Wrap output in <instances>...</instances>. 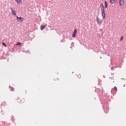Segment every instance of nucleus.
Returning a JSON list of instances; mask_svg holds the SVG:
<instances>
[{"label": "nucleus", "mask_w": 126, "mask_h": 126, "mask_svg": "<svg viewBox=\"0 0 126 126\" xmlns=\"http://www.w3.org/2000/svg\"><path fill=\"white\" fill-rule=\"evenodd\" d=\"M110 2L111 4H113V3L115 2V0H110Z\"/></svg>", "instance_id": "nucleus-10"}, {"label": "nucleus", "mask_w": 126, "mask_h": 126, "mask_svg": "<svg viewBox=\"0 0 126 126\" xmlns=\"http://www.w3.org/2000/svg\"><path fill=\"white\" fill-rule=\"evenodd\" d=\"M18 101L19 102V99H18Z\"/></svg>", "instance_id": "nucleus-16"}, {"label": "nucleus", "mask_w": 126, "mask_h": 126, "mask_svg": "<svg viewBox=\"0 0 126 126\" xmlns=\"http://www.w3.org/2000/svg\"><path fill=\"white\" fill-rule=\"evenodd\" d=\"M17 20L20 22H23L24 21V19L22 17L16 16Z\"/></svg>", "instance_id": "nucleus-3"}, {"label": "nucleus", "mask_w": 126, "mask_h": 126, "mask_svg": "<svg viewBox=\"0 0 126 126\" xmlns=\"http://www.w3.org/2000/svg\"><path fill=\"white\" fill-rule=\"evenodd\" d=\"M20 45H21V43H20V42H18L16 44L17 46H20Z\"/></svg>", "instance_id": "nucleus-12"}, {"label": "nucleus", "mask_w": 126, "mask_h": 126, "mask_svg": "<svg viewBox=\"0 0 126 126\" xmlns=\"http://www.w3.org/2000/svg\"><path fill=\"white\" fill-rule=\"evenodd\" d=\"M123 39H124V36H122L121 39H120V41H123Z\"/></svg>", "instance_id": "nucleus-15"}, {"label": "nucleus", "mask_w": 126, "mask_h": 126, "mask_svg": "<svg viewBox=\"0 0 126 126\" xmlns=\"http://www.w3.org/2000/svg\"><path fill=\"white\" fill-rule=\"evenodd\" d=\"M104 3H105V8H108V2H107V1H105Z\"/></svg>", "instance_id": "nucleus-8"}, {"label": "nucleus", "mask_w": 126, "mask_h": 126, "mask_svg": "<svg viewBox=\"0 0 126 126\" xmlns=\"http://www.w3.org/2000/svg\"><path fill=\"white\" fill-rule=\"evenodd\" d=\"M114 90H116V91H118V89L117 88V87H114Z\"/></svg>", "instance_id": "nucleus-14"}, {"label": "nucleus", "mask_w": 126, "mask_h": 126, "mask_svg": "<svg viewBox=\"0 0 126 126\" xmlns=\"http://www.w3.org/2000/svg\"><path fill=\"white\" fill-rule=\"evenodd\" d=\"M77 33V31L76 29L74 30V32H73V33L72 34V37L73 38H75V36H76V33Z\"/></svg>", "instance_id": "nucleus-5"}, {"label": "nucleus", "mask_w": 126, "mask_h": 126, "mask_svg": "<svg viewBox=\"0 0 126 126\" xmlns=\"http://www.w3.org/2000/svg\"><path fill=\"white\" fill-rule=\"evenodd\" d=\"M124 3H125L124 0H119V4H120V5H121V6H123V5H124Z\"/></svg>", "instance_id": "nucleus-6"}, {"label": "nucleus", "mask_w": 126, "mask_h": 126, "mask_svg": "<svg viewBox=\"0 0 126 126\" xmlns=\"http://www.w3.org/2000/svg\"><path fill=\"white\" fill-rule=\"evenodd\" d=\"M10 10H11L12 14H13V15H14V16H15V15H16V11H15L14 10H13V7H11L10 8Z\"/></svg>", "instance_id": "nucleus-4"}, {"label": "nucleus", "mask_w": 126, "mask_h": 126, "mask_svg": "<svg viewBox=\"0 0 126 126\" xmlns=\"http://www.w3.org/2000/svg\"><path fill=\"white\" fill-rule=\"evenodd\" d=\"M100 8L101 9V15L102 16V18L103 19H105L106 18V13H105V8L102 3H100Z\"/></svg>", "instance_id": "nucleus-1"}, {"label": "nucleus", "mask_w": 126, "mask_h": 126, "mask_svg": "<svg viewBox=\"0 0 126 126\" xmlns=\"http://www.w3.org/2000/svg\"><path fill=\"white\" fill-rule=\"evenodd\" d=\"M96 22L97 24L99 25H101L103 22V20H102L98 16H96Z\"/></svg>", "instance_id": "nucleus-2"}, {"label": "nucleus", "mask_w": 126, "mask_h": 126, "mask_svg": "<svg viewBox=\"0 0 126 126\" xmlns=\"http://www.w3.org/2000/svg\"><path fill=\"white\" fill-rule=\"evenodd\" d=\"M2 45L4 46V47H6V44L4 42H2Z\"/></svg>", "instance_id": "nucleus-13"}, {"label": "nucleus", "mask_w": 126, "mask_h": 126, "mask_svg": "<svg viewBox=\"0 0 126 126\" xmlns=\"http://www.w3.org/2000/svg\"><path fill=\"white\" fill-rule=\"evenodd\" d=\"M16 2L18 3V4H21V3H22V0H15Z\"/></svg>", "instance_id": "nucleus-7"}, {"label": "nucleus", "mask_w": 126, "mask_h": 126, "mask_svg": "<svg viewBox=\"0 0 126 126\" xmlns=\"http://www.w3.org/2000/svg\"><path fill=\"white\" fill-rule=\"evenodd\" d=\"M45 28H46V26L41 25L40 27L41 30H44V29H45Z\"/></svg>", "instance_id": "nucleus-9"}, {"label": "nucleus", "mask_w": 126, "mask_h": 126, "mask_svg": "<svg viewBox=\"0 0 126 126\" xmlns=\"http://www.w3.org/2000/svg\"><path fill=\"white\" fill-rule=\"evenodd\" d=\"M9 88L11 90V91H13L14 88H13V87H9Z\"/></svg>", "instance_id": "nucleus-11"}]
</instances>
